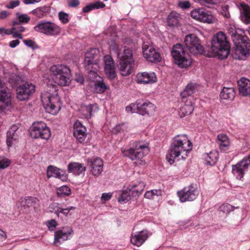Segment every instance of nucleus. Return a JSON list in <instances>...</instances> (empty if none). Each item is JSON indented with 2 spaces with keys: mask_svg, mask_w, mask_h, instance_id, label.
Here are the masks:
<instances>
[{
  "mask_svg": "<svg viewBox=\"0 0 250 250\" xmlns=\"http://www.w3.org/2000/svg\"><path fill=\"white\" fill-rule=\"evenodd\" d=\"M192 148V144L186 135H177L173 138L166 158L170 164L181 155L182 159H185Z\"/></svg>",
  "mask_w": 250,
  "mask_h": 250,
  "instance_id": "nucleus-1",
  "label": "nucleus"
},
{
  "mask_svg": "<svg viewBox=\"0 0 250 250\" xmlns=\"http://www.w3.org/2000/svg\"><path fill=\"white\" fill-rule=\"evenodd\" d=\"M208 51L209 57L217 56L221 60L227 58L230 52V45L224 32H219L213 36Z\"/></svg>",
  "mask_w": 250,
  "mask_h": 250,
  "instance_id": "nucleus-2",
  "label": "nucleus"
},
{
  "mask_svg": "<svg viewBox=\"0 0 250 250\" xmlns=\"http://www.w3.org/2000/svg\"><path fill=\"white\" fill-rule=\"evenodd\" d=\"M110 49L113 51L119 59V68L121 74L123 76H127L130 74L132 64L134 62L132 57V52L129 49H125L124 53L121 54L117 44L113 43L110 46Z\"/></svg>",
  "mask_w": 250,
  "mask_h": 250,
  "instance_id": "nucleus-3",
  "label": "nucleus"
},
{
  "mask_svg": "<svg viewBox=\"0 0 250 250\" xmlns=\"http://www.w3.org/2000/svg\"><path fill=\"white\" fill-rule=\"evenodd\" d=\"M234 47L232 56L236 60H243L250 52V40L244 34L241 33L232 37Z\"/></svg>",
  "mask_w": 250,
  "mask_h": 250,
  "instance_id": "nucleus-4",
  "label": "nucleus"
},
{
  "mask_svg": "<svg viewBox=\"0 0 250 250\" xmlns=\"http://www.w3.org/2000/svg\"><path fill=\"white\" fill-rule=\"evenodd\" d=\"M52 79L59 85H68L71 82L70 70L63 65H54L50 68Z\"/></svg>",
  "mask_w": 250,
  "mask_h": 250,
  "instance_id": "nucleus-5",
  "label": "nucleus"
},
{
  "mask_svg": "<svg viewBox=\"0 0 250 250\" xmlns=\"http://www.w3.org/2000/svg\"><path fill=\"white\" fill-rule=\"evenodd\" d=\"M171 54L175 63L180 68H187L191 63L190 56L180 43H177L173 45Z\"/></svg>",
  "mask_w": 250,
  "mask_h": 250,
  "instance_id": "nucleus-6",
  "label": "nucleus"
},
{
  "mask_svg": "<svg viewBox=\"0 0 250 250\" xmlns=\"http://www.w3.org/2000/svg\"><path fill=\"white\" fill-rule=\"evenodd\" d=\"M54 90V94L45 92L42 93L41 96L42 102L46 111L53 115L56 114L61 109L60 98L55 88Z\"/></svg>",
  "mask_w": 250,
  "mask_h": 250,
  "instance_id": "nucleus-7",
  "label": "nucleus"
},
{
  "mask_svg": "<svg viewBox=\"0 0 250 250\" xmlns=\"http://www.w3.org/2000/svg\"><path fill=\"white\" fill-rule=\"evenodd\" d=\"M30 136L34 139L41 138L48 140L51 136L49 127L43 122H35L30 128Z\"/></svg>",
  "mask_w": 250,
  "mask_h": 250,
  "instance_id": "nucleus-8",
  "label": "nucleus"
},
{
  "mask_svg": "<svg viewBox=\"0 0 250 250\" xmlns=\"http://www.w3.org/2000/svg\"><path fill=\"white\" fill-rule=\"evenodd\" d=\"M156 106L149 102H136L126 107V110L132 113H137L142 115L152 114L155 111Z\"/></svg>",
  "mask_w": 250,
  "mask_h": 250,
  "instance_id": "nucleus-9",
  "label": "nucleus"
},
{
  "mask_svg": "<svg viewBox=\"0 0 250 250\" xmlns=\"http://www.w3.org/2000/svg\"><path fill=\"white\" fill-rule=\"evenodd\" d=\"M148 152L149 148L147 145H141L140 143H137L134 147L129 149L126 152L125 155L132 160H140V165H145V162L141 160V159Z\"/></svg>",
  "mask_w": 250,
  "mask_h": 250,
  "instance_id": "nucleus-10",
  "label": "nucleus"
},
{
  "mask_svg": "<svg viewBox=\"0 0 250 250\" xmlns=\"http://www.w3.org/2000/svg\"><path fill=\"white\" fill-rule=\"evenodd\" d=\"M34 30L47 36L58 35L60 34V28L55 23L50 21H40L35 26Z\"/></svg>",
  "mask_w": 250,
  "mask_h": 250,
  "instance_id": "nucleus-11",
  "label": "nucleus"
},
{
  "mask_svg": "<svg viewBox=\"0 0 250 250\" xmlns=\"http://www.w3.org/2000/svg\"><path fill=\"white\" fill-rule=\"evenodd\" d=\"M199 193L196 185L193 184L185 187L182 190L177 192V194L181 202L193 201L196 199Z\"/></svg>",
  "mask_w": 250,
  "mask_h": 250,
  "instance_id": "nucleus-12",
  "label": "nucleus"
},
{
  "mask_svg": "<svg viewBox=\"0 0 250 250\" xmlns=\"http://www.w3.org/2000/svg\"><path fill=\"white\" fill-rule=\"evenodd\" d=\"M190 15L193 19L203 22L212 23L216 21L210 12L204 8L195 9L191 11Z\"/></svg>",
  "mask_w": 250,
  "mask_h": 250,
  "instance_id": "nucleus-13",
  "label": "nucleus"
},
{
  "mask_svg": "<svg viewBox=\"0 0 250 250\" xmlns=\"http://www.w3.org/2000/svg\"><path fill=\"white\" fill-rule=\"evenodd\" d=\"M11 106V92L10 89L0 80V111Z\"/></svg>",
  "mask_w": 250,
  "mask_h": 250,
  "instance_id": "nucleus-14",
  "label": "nucleus"
},
{
  "mask_svg": "<svg viewBox=\"0 0 250 250\" xmlns=\"http://www.w3.org/2000/svg\"><path fill=\"white\" fill-rule=\"evenodd\" d=\"M142 51L146 59L152 62H158L162 60L160 53L156 51L154 47L148 42H144L142 45Z\"/></svg>",
  "mask_w": 250,
  "mask_h": 250,
  "instance_id": "nucleus-15",
  "label": "nucleus"
},
{
  "mask_svg": "<svg viewBox=\"0 0 250 250\" xmlns=\"http://www.w3.org/2000/svg\"><path fill=\"white\" fill-rule=\"evenodd\" d=\"M184 43L189 51L194 54L201 52L203 50L199 39L194 34H189L186 36Z\"/></svg>",
  "mask_w": 250,
  "mask_h": 250,
  "instance_id": "nucleus-16",
  "label": "nucleus"
},
{
  "mask_svg": "<svg viewBox=\"0 0 250 250\" xmlns=\"http://www.w3.org/2000/svg\"><path fill=\"white\" fill-rule=\"evenodd\" d=\"M16 88L17 97L20 101L28 99L30 95L33 93L35 90V86L29 83H21Z\"/></svg>",
  "mask_w": 250,
  "mask_h": 250,
  "instance_id": "nucleus-17",
  "label": "nucleus"
},
{
  "mask_svg": "<svg viewBox=\"0 0 250 250\" xmlns=\"http://www.w3.org/2000/svg\"><path fill=\"white\" fill-rule=\"evenodd\" d=\"M98 53V50L97 49L91 48L85 54L84 65L86 69L90 70L88 74L89 77L92 76L94 78H95L98 76L97 73L90 70L91 68V65L96 63V61L94 59Z\"/></svg>",
  "mask_w": 250,
  "mask_h": 250,
  "instance_id": "nucleus-18",
  "label": "nucleus"
},
{
  "mask_svg": "<svg viewBox=\"0 0 250 250\" xmlns=\"http://www.w3.org/2000/svg\"><path fill=\"white\" fill-rule=\"evenodd\" d=\"M74 232L71 228H63V229L57 230L54 233V244L56 246H59L61 243L69 239V235Z\"/></svg>",
  "mask_w": 250,
  "mask_h": 250,
  "instance_id": "nucleus-19",
  "label": "nucleus"
},
{
  "mask_svg": "<svg viewBox=\"0 0 250 250\" xmlns=\"http://www.w3.org/2000/svg\"><path fill=\"white\" fill-rule=\"evenodd\" d=\"M88 166L90 169L91 174L94 176H98L103 171V162L101 159L95 158L88 159Z\"/></svg>",
  "mask_w": 250,
  "mask_h": 250,
  "instance_id": "nucleus-20",
  "label": "nucleus"
},
{
  "mask_svg": "<svg viewBox=\"0 0 250 250\" xmlns=\"http://www.w3.org/2000/svg\"><path fill=\"white\" fill-rule=\"evenodd\" d=\"M157 78L154 72H142L137 74L136 81L138 83L148 84L156 82Z\"/></svg>",
  "mask_w": 250,
  "mask_h": 250,
  "instance_id": "nucleus-21",
  "label": "nucleus"
},
{
  "mask_svg": "<svg viewBox=\"0 0 250 250\" xmlns=\"http://www.w3.org/2000/svg\"><path fill=\"white\" fill-rule=\"evenodd\" d=\"M104 71L106 76L110 79H113L116 77L115 67L114 61L110 56H105L104 58Z\"/></svg>",
  "mask_w": 250,
  "mask_h": 250,
  "instance_id": "nucleus-22",
  "label": "nucleus"
},
{
  "mask_svg": "<svg viewBox=\"0 0 250 250\" xmlns=\"http://www.w3.org/2000/svg\"><path fill=\"white\" fill-rule=\"evenodd\" d=\"M46 174L48 178L51 177H55L62 181H66L67 179V175L64 170L52 165L49 166L47 167Z\"/></svg>",
  "mask_w": 250,
  "mask_h": 250,
  "instance_id": "nucleus-23",
  "label": "nucleus"
},
{
  "mask_svg": "<svg viewBox=\"0 0 250 250\" xmlns=\"http://www.w3.org/2000/svg\"><path fill=\"white\" fill-rule=\"evenodd\" d=\"M86 131V128L80 122H76L74 125L73 134L80 143H82L84 141L87 136Z\"/></svg>",
  "mask_w": 250,
  "mask_h": 250,
  "instance_id": "nucleus-24",
  "label": "nucleus"
},
{
  "mask_svg": "<svg viewBox=\"0 0 250 250\" xmlns=\"http://www.w3.org/2000/svg\"><path fill=\"white\" fill-rule=\"evenodd\" d=\"M21 131L18 125H12L7 132L6 143L8 146H10L13 141L18 139Z\"/></svg>",
  "mask_w": 250,
  "mask_h": 250,
  "instance_id": "nucleus-25",
  "label": "nucleus"
},
{
  "mask_svg": "<svg viewBox=\"0 0 250 250\" xmlns=\"http://www.w3.org/2000/svg\"><path fill=\"white\" fill-rule=\"evenodd\" d=\"M248 167V164H246L242 160L236 165L232 166V172L237 179L241 180L243 177L244 172Z\"/></svg>",
  "mask_w": 250,
  "mask_h": 250,
  "instance_id": "nucleus-26",
  "label": "nucleus"
},
{
  "mask_svg": "<svg viewBox=\"0 0 250 250\" xmlns=\"http://www.w3.org/2000/svg\"><path fill=\"white\" fill-rule=\"evenodd\" d=\"M239 93L243 96L250 95V81L244 77L237 82Z\"/></svg>",
  "mask_w": 250,
  "mask_h": 250,
  "instance_id": "nucleus-27",
  "label": "nucleus"
},
{
  "mask_svg": "<svg viewBox=\"0 0 250 250\" xmlns=\"http://www.w3.org/2000/svg\"><path fill=\"white\" fill-rule=\"evenodd\" d=\"M148 238V234L146 231L142 230L138 232L134 235H131V242L134 245L138 247L141 246Z\"/></svg>",
  "mask_w": 250,
  "mask_h": 250,
  "instance_id": "nucleus-28",
  "label": "nucleus"
},
{
  "mask_svg": "<svg viewBox=\"0 0 250 250\" xmlns=\"http://www.w3.org/2000/svg\"><path fill=\"white\" fill-rule=\"evenodd\" d=\"M4 78L13 87H17L22 83V80L19 75L15 73L4 72Z\"/></svg>",
  "mask_w": 250,
  "mask_h": 250,
  "instance_id": "nucleus-29",
  "label": "nucleus"
},
{
  "mask_svg": "<svg viewBox=\"0 0 250 250\" xmlns=\"http://www.w3.org/2000/svg\"><path fill=\"white\" fill-rule=\"evenodd\" d=\"M241 21L246 24L250 23V7L244 3L240 4Z\"/></svg>",
  "mask_w": 250,
  "mask_h": 250,
  "instance_id": "nucleus-30",
  "label": "nucleus"
},
{
  "mask_svg": "<svg viewBox=\"0 0 250 250\" xmlns=\"http://www.w3.org/2000/svg\"><path fill=\"white\" fill-rule=\"evenodd\" d=\"M235 96V92L232 87H224L220 94L221 99L228 101H232Z\"/></svg>",
  "mask_w": 250,
  "mask_h": 250,
  "instance_id": "nucleus-31",
  "label": "nucleus"
},
{
  "mask_svg": "<svg viewBox=\"0 0 250 250\" xmlns=\"http://www.w3.org/2000/svg\"><path fill=\"white\" fill-rule=\"evenodd\" d=\"M86 170L85 167L82 164L73 162L68 165V171L75 174L80 175Z\"/></svg>",
  "mask_w": 250,
  "mask_h": 250,
  "instance_id": "nucleus-32",
  "label": "nucleus"
},
{
  "mask_svg": "<svg viewBox=\"0 0 250 250\" xmlns=\"http://www.w3.org/2000/svg\"><path fill=\"white\" fill-rule=\"evenodd\" d=\"M145 185L144 182H140L138 184H134L129 186L128 188L130 190V193L132 197L138 196L144 190Z\"/></svg>",
  "mask_w": 250,
  "mask_h": 250,
  "instance_id": "nucleus-33",
  "label": "nucleus"
},
{
  "mask_svg": "<svg viewBox=\"0 0 250 250\" xmlns=\"http://www.w3.org/2000/svg\"><path fill=\"white\" fill-rule=\"evenodd\" d=\"M203 157L207 165L214 166L218 160L219 154L217 151H214L205 153Z\"/></svg>",
  "mask_w": 250,
  "mask_h": 250,
  "instance_id": "nucleus-34",
  "label": "nucleus"
},
{
  "mask_svg": "<svg viewBox=\"0 0 250 250\" xmlns=\"http://www.w3.org/2000/svg\"><path fill=\"white\" fill-rule=\"evenodd\" d=\"M179 21V15L176 12H171L167 16V22L168 26L174 27L178 25Z\"/></svg>",
  "mask_w": 250,
  "mask_h": 250,
  "instance_id": "nucleus-35",
  "label": "nucleus"
},
{
  "mask_svg": "<svg viewBox=\"0 0 250 250\" xmlns=\"http://www.w3.org/2000/svg\"><path fill=\"white\" fill-rule=\"evenodd\" d=\"M218 144L220 148L222 150H225L229 145V141L228 136L224 134H219L217 136Z\"/></svg>",
  "mask_w": 250,
  "mask_h": 250,
  "instance_id": "nucleus-36",
  "label": "nucleus"
},
{
  "mask_svg": "<svg viewBox=\"0 0 250 250\" xmlns=\"http://www.w3.org/2000/svg\"><path fill=\"white\" fill-rule=\"evenodd\" d=\"M193 107L191 104H185L182 106L179 111V116L182 118L186 115L190 114L193 111Z\"/></svg>",
  "mask_w": 250,
  "mask_h": 250,
  "instance_id": "nucleus-37",
  "label": "nucleus"
},
{
  "mask_svg": "<svg viewBox=\"0 0 250 250\" xmlns=\"http://www.w3.org/2000/svg\"><path fill=\"white\" fill-rule=\"evenodd\" d=\"M195 85L194 84L190 83L187 85L185 89L181 92V96L183 99L187 96H190L195 92Z\"/></svg>",
  "mask_w": 250,
  "mask_h": 250,
  "instance_id": "nucleus-38",
  "label": "nucleus"
},
{
  "mask_svg": "<svg viewBox=\"0 0 250 250\" xmlns=\"http://www.w3.org/2000/svg\"><path fill=\"white\" fill-rule=\"evenodd\" d=\"M227 30L228 33L230 35L231 40L232 37L235 35H239L240 34L243 33V31L239 29H237L235 25L232 24H229L227 26Z\"/></svg>",
  "mask_w": 250,
  "mask_h": 250,
  "instance_id": "nucleus-39",
  "label": "nucleus"
},
{
  "mask_svg": "<svg viewBox=\"0 0 250 250\" xmlns=\"http://www.w3.org/2000/svg\"><path fill=\"white\" fill-rule=\"evenodd\" d=\"M70 188L67 186H62L58 188L57 190V195L59 197H64L68 196L70 193Z\"/></svg>",
  "mask_w": 250,
  "mask_h": 250,
  "instance_id": "nucleus-40",
  "label": "nucleus"
},
{
  "mask_svg": "<svg viewBox=\"0 0 250 250\" xmlns=\"http://www.w3.org/2000/svg\"><path fill=\"white\" fill-rule=\"evenodd\" d=\"M107 88V87L103 81H99L94 84V90L97 93H103Z\"/></svg>",
  "mask_w": 250,
  "mask_h": 250,
  "instance_id": "nucleus-41",
  "label": "nucleus"
},
{
  "mask_svg": "<svg viewBox=\"0 0 250 250\" xmlns=\"http://www.w3.org/2000/svg\"><path fill=\"white\" fill-rule=\"evenodd\" d=\"M131 197L132 195L130 193L129 189L127 188V189L122 192L118 198V201L120 203H126L130 200Z\"/></svg>",
  "mask_w": 250,
  "mask_h": 250,
  "instance_id": "nucleus-42",
  "label": "nucleus"
},
{
  "mask_svg": "<svg viewBox=\"0 0 250 250\" xmlns=\"http://www.w3.org/2000/svg\"><path fill=\"white\" fill-rule=\"evenodd\" d=\"M94 105L89 104L82 107V111L85 118H90L92 116V112Z\"/></svg>",
  "mask_w": 250,
  "mask_h": 250,
  "instance_id": "nucleus-43",
  "label": "nucleus"
},
{
  "mask_svg": "<svg viewBox=\"0 0 250 250\" xmlns=\"http://www.w3.org/2000/svg\"><path fill=\"white\" fill-rule=\"evenodd\" d=\"M46 12L45 7H41L34 9L32 12L38 18H42L45 15Z\"/></svg>",
  "mask_w": 250,
  "mask_h": 250,
  "instance_id": "nucleus-44",
  "label": "nucleus"
},
{
  "mask_svg": "<svg viewBox=\"0 0 250 250\" xmlns=\"http://www.w3.org/2000/svg\"><path fill=\"white\" fill-rule=\"evenodd\" d=\"M48 208L50 212L55 213L57 215V216L59 217L61 209V207H59V203H51L49 205Z\"/></svg>",
  "mask_w": 250,
  "mask_h": 250,
  "instance_id": "nucleus-45",
  "label": "nucleus"
},
{
  "mask_svg": "<svg viewBox=\"0 0 250 250\" xmlns=\"http://www.w3.org/2000/svg\"><path fill=\"white\" fill-rule=\"evenodd\" d=\"M234 207L229 204L226 203L220 207V211L226 214H229L230 211H233Z\"/></svg>",
  "mask_w": 250,
  "mask_h": 250,
  "instance_id": "nucleus-46",
  "label": "nucleus"
},
{
  "mask_svg": "<svg viewBox=\"0 0 250 250\" xmlns=\"http://www.w3.org/2000/svg\"><path fill=\"white\" fill-rule=\"evenodd\" d=\"M27 208L33 207L39 203V200L36 197H26Z\"/></svg>",
  "mask_w": 250,
  "mask_h": 250,
  "instance_id": "nucleus-47",
  "label": "nucleus"
},
{
  "mask_svg": "<svg viewBox=\"0 0 250 250\" xmlns=\"http://www.w3.org/2000/svg\"><path fill=\"white\" fill-rule=\"evenodd\" d=\"M229 8V6L226 4L222 5L221 7L220 13L225 18H229L230 17Z\"/></svg>",
  "mask_w": 250,
  "mask_h": 250,
  "instance_id": "nucleus-48",
  "label": "nucleus"
},
{
  "mask_svg": "<svg viewBox=\"0 0 250 250\" xmlns=\"http://www.w3.org/2000/svg\"><path fill=\"white\" fill-rule=\"evenodd\" d=\"M18 19L20 22L23 23H27L30 20V18L26 14H17Z\"/></svg>",
  "mask_w": 250,
  "mask_h": 250,
  "instance_id": "nucleus-49",
  "label": "nucleus"
},
{
  "mask_svg": "<svg viewBox=\"0 0 250 250\" xmlns=\"http://www.w3.org/2000/svg\"><path fill=\"white\" fill-rule=\"evenodd\" d=\"M59 19L64 24L67 23L69 21L68 14L63 12H60L59 13Z\"/></svg>",
  "mask_w": 250,
  "mask_h": 250,
  "instance_id": "nucleus-50",
  "label": "nucleus"
},
{
  "mask_svg": "<svg viewBox=\"0 0 250 250\" xmlns=\"http://www.w3.org/2000/svg\"><path fill=\"white\" fill-rule=\"evenodd\" d=\"M46 225L50 230H54L57 226V223L54 219H51L46 222Z\"/></svg>",
  "mask_w": 250,
  "mask_h": 250,
  "instance_id": "nucleus-51",
  "label": "nucleus"
},
{
  "mask_svg": "<svg viewBox=\"0 0 250 250\" xmlns=\"http://www.w3.org/2000/svg\"><path fill=\"white\" fill-rule=\"evenodd\" d=\"M10 161L4 158H0V168L4 169L10 165Z\"/></svg>",
  "mask_w": 250,
  "mask_h": 250,
  "instance_id": "nucleus-52",
  "label": "nucleus"
},
{
  "mask_svg": "<svg viewBox=\"0 0 250 250\" xmlns=\"http://www.w3.org/2000/svg\"><path fill=\"white\" fill-rule=\"evenodd\" d=\"M13 26L14 27L12 28L13 31H16L18 32L21 33L25 30L23 26H21L17 21H14Z\"/></svg>",
  "mask_w": 250,
  "mask_h": 250,
  "instance_id": "nucleus-53",
  "label": "nucleus"
},
{
  "mask_svg": "<svg viewBox=\"0 0 250 250\" xmlns=\"http://www.w3.org/2000/svg\"><path fill=\"white\" fill-rule=\"evenodd\" d=\"M190 3L189 1H179L178 3V6L182 9H188L190 7Z\"/></svg>",
  "mask_w": 250,
  "mask_h": 250,
  "instance_id": "nucleus-54",
  "label": "nucleus"
},
{
  "mask_svg": "<svg viewBox=\"0 0 250 250\" xmlns=\"http://www.w3.org/2000/svg\"><path fill=\"white\" fill-rule=\"evenodd\" d=\"M126 129V126L125 124L121 125H118L114 128V131L116 133H119L121 131H124Z\"/></svg>",
  "mask_w": 250,
  "mask_h": 250,
  "instance_id": "nucleus-55",
  "label": "nucleus"
},
{
  "mask_svg": "<svg viewBox=\"0 0 250 250\" xmlns=\"http://www.w3.org/2000/svg\"><path fill=\"white\" fill-rule=\"evenodd\" d=\"M75 209V208L74 207H72V206L69 207H68L67 208H61L60 213H62V214H63L64 215H65V216H67L70 211L71 210H74Z\"/></svg>",
  "mask_w": 250,
  "mask_h": 250,
  "instance_id": "nucleus-56",
  "label": "nucleus"
},
{
  "mask_svg": "<svg viewBox=\"0 0 250 250\" xmlns=\"http://www.w3.org/2000/svg\"><path fill=\"white\" fill-rule=\"evenodd\" d=\"M24 44L28 47H30L32 49L35 48V42L31 40H25L23 41Z\"/></svg>",
  "mask_w": 250,
  "mask_h": 250,
  "instance_id": "nucleus-57",
  "label": "nucleus"
},
{
  "mask_svg": "<svg viewBox=\"0 0 250 250\" xmlns=\"http://www.w3.org/2000/svg\"><path fill=\"white\" fill-rule=\"evenodd\" d=\"M92 5L94 9L104 8L105 6V4L102 1H97L93 3Z\"/></svg>",
  "mask_w": 250,
  "mask_h": 250,
  "instance_id": "nucleus-58",
  "label": "nucleus"
},
{
  "mask_svg": "<svg viewBox=\"0 0 250 250\" xmlns=\"http://www.w3.org/2000/svg\"><path fill=\"white\" fill-rule=\"evenodd\" d=\"M80 4L79 0H71L68 2V6L70 7H76Z\"/></svg>",
  "mask_w": 250,
  "mask_h": 250,
  "instance_id": "nucleus-59",
  "label": "nucleus"
},
{
  "mask_svg": "<svg viewBox=\"0 0 250 250\" xmlns=\"http://www.w3.org/2000/svg\"><path fill=\"white\" fill-rule=\"evenodd\" d=\"M20 3V0H16L14 1H12L9 3V6H7L9 8L13 9L18 6L19 5Z\"/></svg>",
  "mask_w": 250,
  "mask_h": 250,
  "instance_id": "nucleus-60",
  "label": "nucleus"
},
{
  "mask_svg": "<svg viewBox=\"0 0 250 250\" xmlns=\"http://www.w3.org/2000/svg\"><path fill=\"white\" fill-rule=\"evenodd\" d=\"M112 195L110 193H104L102 194L101 199L104 201H108L111 198Z\"/></svg>",
  "mask_w": 250,
  "mask_h": 250,
  "instance_id": "nucleus-61",
  "label": "nucleus"
},
{
  "mask_svg": "<svg viewBox=\"0 0 250 250\" xmlns=\"http://www.w3.org/2000/svg\"><path fill=\"white\" fill-rule=\"evenodd\" d=\"M154 190H151L150 191H147L146 192L145 194V197L148 199H150L152 198L154 196Z\"/></svg>",
  "mask_w": 250,
  "mask_h": 250,
  "instance_id": "nucleus-62",
  "label": "nucleus"
},
{
  "mask_svg": "<svg viewBox=\"0 0 250 250\" xmlns=\"http://www.w3.org/2000/svg\"><path fill=\"white\" fill-rule=\"evenodd\" d=\"M94 9L92 3L87 5L83 8V11L84 13H87Z\"/></svg>",
  "mask_w": 250,
  "mask_h": 250,
  "instance_id": "nucleus-63",
  "label": "nucleus"
},
{
  "mask_svg": "<svg viewBox=\"0 0 250 250\" xmlns=\"http://www.w3.org/2000/svg\"><path fill=\"white\" fill-rule=\"evenodd\" d=\"M9 15L8 12L4 10L0 12V19H6Z\"/></svg>",
  "mask_w": 250,
  "mask_h": 250,
  "instance_id": "nucleus-64",
  "label": "nucleus"
}]
</instances>
